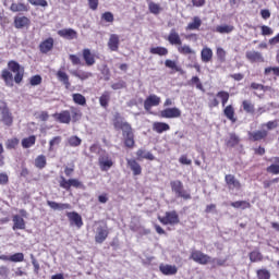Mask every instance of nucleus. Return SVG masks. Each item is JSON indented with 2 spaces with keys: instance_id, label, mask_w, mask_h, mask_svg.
Returning <instances> with one entry per match:
<instances>
[{
  "instance_id": "a878e982",
  "label": "nucleus",
  "mask_w": 279,
  "mask_h": 279,
  "mask_svg": "<svg viewBox=\"0 0 279 279\" xmlns=\"http://www.w3.org/2000/svg\"><path fill=\"white\" fill-rule=\"evenodd\" d=\"M159 271L163 274V276H173L175 275V266H171L169 264L159 265Z\"/></svg>"
},
{
  "instance_id": "9b49d317",
  "label": "nucleus",
  "mask_w": 279,
  "mask_h": 279,
  "mask_svg": "<svg viewBox=\"0 0 279 279\" xmlns=\"http://www.w3.org/2000/svg\"><path fill=\"white\" fill-rule=\"evenodd\" d=\"M66 217L71 223L76 226V228H82L84 226V221L82 220V216L77 214V211H69L66 213Z\"/></svg>"
},
{
  "instance_id": "1a4fd4ad",
  "label": "nucleus",
  "mask_w": 279,
  "mask_h": 279,
  "mask_svg": "<svg viewBox=\"0 0 279 279\" xmlns=\"http://www.w3.org/2000/svg\"><path fill=\"white\" fill-rule=\"evenodd\" d=\"M54 121L58 123H64L65 125H69L71 123V111L69 110H62L61 112H56L52 114Z\"/></svg>"
},
{
  "instance_id": "6e6d98bb",
  "label": "nucleus",
  "mask_w": 279,
  "mask_h": 279,
  "mask_svg": "<svg viewBox=\"0 0 279 279\" xmlns=\"http://www.w3.org/2000/svg\"><path fill=\"white\" fill-rule=\"evenodd\" d=\"M257 278L258 279H270L271 278V272L267 269H258L257 270Z\"/></svg>"
},
{
  "instance_id": "5701e85b",
  "label": "nucleus",
  "mask_w": 279,
  "mask_h": 279,
  "mask_svg": "<svg viewBox=\"0 0 279 279\" xmlns=\"http://www.w3.org/2000/svg\"><path fill=\"white\" fill-rule=\"evenodd\" d=\"M57 78L63 83V85L65 86V88L69 90V88H71V81L69 80V74H66V72L59 70L57 72Z\"/></svg>"
},
{
  "instance_id": "412c9836",
  "label": "nucleus",
  "mask_w": 279,
  "mask_h": 279,
  "mask_svg": "<svg viewBox=\"0 0 279 279\" xmlns=\"http://www.w3.org/2000/svg\"><path fill=\"white\" fill-rule=\"evenodd\" d=\"M83 60L85 61V64L87 66H93V64H95L96 60H95V53H93L90 51V49L88 48H84L83 49Z\"/></svg>"
},
{
  "instance_id": "774afa93",
  "label": "nucleus",
  "mask_w": 279,
  "mask_h": 279,
  "mask_svg": "<svg viewBox=\"0 0 279 279\" xmlns=\"http://www.w3.org/2000/svg\"><path fill=\"white\" fill-rule=\"evenodd\" d=\"M37 119H39V121H49V112L41 111L38 113Z\"/></svg>"
},
{
  "instance_id": "4be33fe9",
  "label": "nucleus",
  "mask_w": 279,
  "mask_h": 279,
  "mask_svg": "<svg viewBox=\"0 0 279 279\" xmlns=\"http://www.w3.org/2000/svg\"><path fill=\"white\" fill-rule=\"evenodd\" d=\"M171 128L168 123L165 122H154L153 123V132H156L157 134H162V132H169Z\"/></svg>"
},
{
  "instance_id": "338daca9",
  "label": "nucleus",
  "mask_w": 279,
  "mask_h": 279,
  "mask_svg": "<svg viewBox=\"0 0 279 279\" xmlns=\"http://www.w3.org/2000/svg\"><path fill=\"white\" fill-rule=\"evenodd\" d=\"M217 58L221 62L226 60V50L223 48H217Z\"/></svg>"
},
{
  "instance_id": "37998d69",
  "label": "nucleus",
  "mask_w": 279,
  "mask_h": 279,
  "mask_svg": "<svg viewBox=\"0 0 279 279\" xmlns=\"http://www.w3.org/2000/svg\"><path fill=\"white\" fill-rule=\"evenodd\" d=\"M216 32H218V34H230L232 32H234V26L232 25H220L216 27Z\"/></svg>"
},
{
  "instance_id": "7c9ffc66",
  "label": "nucleus",
  "mask_w": 279,
  "mask_h": 279,
  "mask_svg": "<svg viewBox=\"0 0 279 279\" xmlns=\"http://www.w3.org/2000/svg\"><path fill=\"white\" fill-rule=\"evenodd\" d=\"M61 144H62V136L58 135L52 137L49 141L48 151H56L57 147H60Z\"/></svg>"
},
{
  "instance_id": "f3484780",
  "label": "nucleus",
  "mask_w": 279,
  "mask_h": 279,
  "mask_svg": "<svg viewBox=\"0 0 279 279\" xmlns=\"http://www.w3.org/2000/svg\"><path fill=\"white\" fill-rule=\"evenodd\" d=\"M47 206L52 210H71V204L69 203H57L53 201H47Z\"/></svg>"
},
{
  "instance_id": "423d86ee",
  "label": "nucleus",
  "mask_w": 279,
  "mask_h": 279,
  "mask_svg": "<svg viewBox=\"0 0 279 279\" xmlns=\"http://www.w3.org/2000/svg\"><path fill=\"white\" fill-rule=\"evenodd\" d=\"M190 258L198 265H208L210 263V256L202 253V251L194 250L191 252Z\"/></svg>"
},
{
  "instance_id": "79ce46f5",
  "label": "nucleus",
  "mask_w": 279,
  "mask_h": 279,
  "mask_svg": "<svg viewBox=\"0 0 279 279\" xmlns=\"http://www.w3.org/2000/svg\"><path fill=\"white\" fill-rule=\"evenodd\" d=\"M68 145H70V147H80V145H82V138L77 135H72L68 138Z\"/></svg>"
},
{
  "instance_id": "ddd939ff",
  "label": "nucleus",
  "mask_w": 279,
  "mask_h": 279,
  "mask_svg": "<svg viewBox=\"0 0 279 279\" xmlns=\"http://www.w3.org/2000/svg\"><path fill=\"white\" fill-rule=\"evenodd\" d=\"M32 21L27 16H15L14 17V27L15 29H23L24 27H29Z\"/></svg>"
},
{
  "instance_id": "680f3d73",
  "label": "nucleus",
  "mask_w": 279,
  "mask_h": 279,
  "mask_svg": "<svg viewBox=\"0 0 279 279\" xmlns=\"http://www.w3.org/2000/svg\"><path fill=\"white\" fill-rule=\"evenodd\" d=\"M128 84L124 81H119L118 83H113L111 85L112 90H121L122 88H126Z\"/></svg>"
},
{
  "instance_id": "6e6552de",
  "label": "nucleus",
  "mask_w": 279,
  "mask_h": 279,
  "mask_svg": "<svg viewBox=\"0 0 279 279\" xmlns=\"http://www.w3.org/2000/svg\"><path fill=\"white\" fill-rule=\"evenodd\" d=\"M53 45H56L53 37H48L39 44L38 49L40 53L47 54L53 51Z\"/></svg>"
},
{
  "instance_id": "aec40b11",
  "label": "nucleus",
  "mask_w": 279,
  "mask_h": 279,
  "mask_svg": "<svg viewBox=\"0 0 279 279\" xmlns=\"http://www.w3.org/2000/svg\"><path fill=\"white\" fill-rule=\"evenodd\" d=\"M12 221H13L12 230H25L26 228L25 219H23L21 215H14L12 217Z\"/></svg>"
},
{
  "instance_id": "e433bc0d",
  "label": "nucleus",
  "mask_w": 279,
  "mask_h": 279,
  "mask_svg": "<svg viewBox=\"0 0 279 279\" xmlns=\"http://www.w3.org/2000/svg\"><path fill=\"white\" fill-rule=\"evenodd\" d=\"M149 53L153 56H167L169 53V50L165 47H153L149 49Z\"/></svg>"
},
{
  "instance_id": "603ef678",
  "label": "nucleus",
  "mask_w": 279,
  "mask_h": 279,
  "mask_svg": "<svg viewBox=\"0 0 279 279\" xmlns=\"http://www.w3.org/2000/svg\"><path fill=\"white\" fill-rule=\"evenodd\" d=\"M148 9H149V12H150L151 14H160V10H162V9L160 8V4L155 3V2H149V3H148Z\"/></svg>"
},
{
  "instance_id": "393cba45",
  "label": "nucleus",
  "mask_w": 279,
  "mask_h": 279,
  "mask_svg": "<svg viewBox=\"0 0 279 279\" xmlns=\"http://www.w3.org/2000/svg\"><path fill=\"white\" fill-rule=\"evenodd\" d=\"M160 223L163 226H169V223H175V211L166 213V216L159 217Z\"/></svg>"
},
{
  "instance_id": "0e129e2a",
  "label": "nucleus",
  "mask_w": 279,
  "mask_h": 279,
  "mask_svg": "<svg viewBox=\"0 0 279 279\" xmlns=\"http://www.w3.org/2000/svg\"><path fill=\"white\" fill-rule=\"evenodd\" d=\"M32 5H40L41 8H47V0H28Z\"/></svg>"
},
{
  "instance_id": "cd10ccee",
  "label": "nucleus",
  "mask_w": 279,
  "mask_h": 279,
  "mask_svg": "<svg viewBox=\"0 0 279 279\" xmlns=\"http://www.w3.org/2000/svg\"><path fill=\"white\" fill-rule=\"evenodd\" d=\"M267 131L263 130V131H255V132H250L248 136L251 138V141H263V138H267Z\"/></svg>"
},
{
  "instance_id": "a19ab883",
  "label": "nucleus",
  "mask_w": 279,
  "mask_h": 279,
  "mask_svg": "<svg viewBox=\"0 0 279 279\" xmlns=\"http://www.w3.org/2000/svg\"><path fill=\"white\" fill-rule=\"evenodd\" d=\"M72 99L77 106H86V97L80 93L73 94Z\"/></svg>"
},
{
  "instance_id": "4468645a",
  "label": "nucleus",
  "mask_w": 279,
  "mask_h": 279,
  "mask_svg": "<svg viewBox=\"0 0 279 279\" xmlns=\"http://www.w3.org/2000/svg\"><path fill=\"white\" fill-rule=\"evenodd\" d=\"M0 260L8 262L10 263H23L25 260V254L23 253H14L13 255H0Z\"/></svg>"
},
{
  "instance_id": "b1692460",
  "label": "nucleus",
  "mask_w": 279,
  "mask_h": 279,
  "mask_svg": "<svg viewBox=\"0 0 279 279\" xmlns=\"http://www.w3.org/2000/svg\"><path fill=\"white\" fill-rule=\"evenodd\" d=\"M202 62L208 63L213 61V49L205 47L201 51Z\"/></svg>"
},
{
  "instance_id": "5fc2aeb1",
  "label": "nucleus",
  "mask_w": 279,
  "mask_h": 279,
  "mask_svg": "<svg viewBox=\"0 0 279 279\" xmlns=\"http://www.w3.org/2000/svg\"><path fill=\"white\" fill-rule=\"evenodd\" d=\"M31 86H40L43 84V76L36 74L29 78Z\"/></svg>"
},
{
  "instance_id": "09e8293b",
  "label": "nucleus",
  "mask_w": 279,
  "mask_h": 279,
  "mask_svg": "<svg viewBox=\"0 0 279 279\" xmlns=\"http://www.w3.org/2000/svg\"><path fill=\"white\" fill-rule=\"evenodd\" d=\"M19 138L17 137H12L7 140L5 142V147L7 149H16V147H19Z\"/></svg>"
},
{
  "instance_id": "2eb2a0df",
  "label": "nucleus",
  "mask_w": 279,
  "mask_h": 279,
  "mask_svg": "<svg viewBox=\"0 0 279 279\" xmlns=\"http://www.w3.org/2000/svg\"><path fill=\"white\" fill-rule=\"evenodd\" d=\"M129 169L133 172V175H141L143 173V167L136 161V159H126Z\"/></svg>"
},
{
  "instance_id": "a211bd4d",
  "label": "nucleus",
  "mask_w": 279,
  "mask_h": 279,
  "mask_svg": "<svg viewBox=\"0 0 279 279\" xmlns=\"http://www.w3.org/2000/svg\"><path fill=\"white\" fill-rule=\"evenodd\" d=\"M107 45H108L110 51H119V45H121L119 35L111 34Z\"/></svg>"
},
{
  "instance_id": "13d9d810",
  "label": "nucleus",
  "mask_w": 279,
  "mask_h": 279,
  "mask_svg": "<svg viewBox=\"0 0 279 279\" xmlns=\"http://www.w3.org/2000/svg\"><path fill=\"white\" fill-rule=\"evenodd\" d=\"M31 260L32 265L34 267V274H39L40 272V264L38 263V259L34 256V254H31Z\"/></svg>"
},
{
  "instance_id": "c9c22d12",
  "label": "nucleus",
  "mask_w": 279,
  "mask_h": 279,
  "mask_svg": "<svg viewBox=\"0 0 279 279\" xmlns=\"http://www.w3.org/2000/svg\"><path fill=\"white\" fill-rule=\"evenodd\" d=\"M99 104L101 108H108L110 104V92L106 90L101 94V96L99 97Z\"/></svg>"
},
{
  "instance_id": "6ab92c4d",
  "label": "nucleus",
  "mask_w": 279,
  "mask_h": 279,
  "mask_svg": "<svg viewBox=\"0 0 279 279\" xmlns=\"http://www.w3.org/2000/svg\"><path fill=\"white\" fill-rule=\"evenodd\" d=\"M225 180L229 189H236V191L241 190V182L236 180V178L233 174H227L225 177Z\"/></svg>"
},
{
  "instance_id": "49530a36",
  "label": "nucleus",
  "mask_w": 279,
  "mask_h": 279,
  "mask_svg": "<svg viewBox=\"0 0 279 279\" xmlns=\"http://www.w3.org/2000/svg\"><path fill=\"white\" fill-rule=\"evenodd\" d=\"M71 121H73V123L80 121V119L82 118V112L80 111V109L75 108V107H71Z\"/></svg>"
},
{
  "instance_id": "58836bf2",
  "label": "nucleus",
  "mask_w": 279,
  "mask_h": 279,
  "mask_svg": "<svg viewBox=\"0 0 279 279\" xmlns=\"http://www.w3.org/2000/svg\"><path fill=\"white\" fill-rule=\"evenodd\" d=\"M242 108L244 112H247V114H254L255 112L254 104H252L251 100H243Z\"/></svg>"
},
{
  "instance_id": "de8ad7c7",
  "label": "nucleus",
  "mask_w": 279,
  "mask_h": 279,
  "mask_svg": "<svg viewBox=\"0 0 279 279\" xmlns=\"http://www.w3.org/2000/svg\"><path fill=\"white\" fill-rule=\"evenodd\" d=\"M72 75H74V77H77L78 80H88V77L93 76V73L90 72H82V71H73Z\"/></svg>"
},
{
  "instance_id": "0eeeda50",
  "label": "nucleus",
  "mask_w": 279,
  "mask_h": 279,
  "mask_svg": "<svg viewBox=\"0 0 279 279\" xmlns=\"http://www.w3.org/2000/svg\"><path fill=\"white\" fill-rule=\"evenodd\" d=\"M160 101H161V99L159 96H157L155 94H150L144 100V109L146 110V112H149L151 110V108H154L156 106H160Z\"/></svg>"
},
{
  "instance_id": "f8f14e48",
  "label": "nucleus",
  "mask_w": 279,
  "mask_h": 279,
  "mask_svg": "<svg viewBox=\"0 0 279 279\" xmlns=\"http://www.w3.org/2000/svg\"><path fill=\"white\" fill-rule=\"evenodd\" d=\"M58 36L65 40H75L77 38V32L73 28H63L58 31Z\"/></svg>"
},
{
  "instance_id": "8fccbe9b",
  "label": "nucleus",
  "mask_w": 279,
  "mask_h": 279,
  "mask_svg": "<svg viewBox=\"0 0 279 279\" xmlns=\"http://www.w3.org/2000/svg\"><path fill=\"white\" fill-rule=\"evenodd\" d=\"M233 208H242L243 210H245V208H250L252 205L250 203H247L246 201H236V202H232L230 204Z\"/></svg>"
},
{
  "instance_id": "473e14b6",
  "label": "nucleus",
  "mask_w": 279,
  "mask_h": 279,
  "mask_svg": "<svg viewBox=\"0 0 279 279\" xmlns=\"http://www.w3.org/2000/svg\"><path fill=\"white\" fill-rule=\"evenodd\" d=\"M158 117L160 119H173L175 117V108H168L159 111Z\"/></svg>"
},
{
  "instance_id": "7ed1b4c3",
  "label": "nucleus",
  "mask_w": 279,
  "mask_h": 279,
  "mask_svg": "<svg viewBox=\"0 0 279 279\" xmlns=\"http://www.w3.org/2000/svg\"><path fill=\"white\" fill-rule=\"evenodd\" d=\"M0 123L4 124L5 128H12V125H14V116H12L8 104L3 102L2 106H0Z\"/></svg>"
},
{
  "instance_id": "4c0bfd02",
  "label": "nucleus",
  "mask_w": 279,
  "mask_h": 279,
  "mask_svg": "<svg viewBox=\"0 0 279 279\" xmlns=\"http://www.w3.org/2000/svg\"><path fill=\"white\" fill-rule=\"evenodd\" d=\"M199 27H202V19H199V16H194L193 21L189 23L187 29L193 32L195 29H199Z\"/></svg>"
},
{
  "instance_id": "bf43d9fd",
  "label": "nucleus",
  "mask_w": 279,
  "mask_h": 279,
  "mask_svg": "<svg viewBox=\"0 0 279 279\" xmlns=\"http://www.w3.org/2000/svg\"><path fill=\"white\" fill-rule=\"evenodd\" d=\"M267 173H272V175H279V165L272 163L266 168Z\"/></svg>"
},
{
  "instance_id": "72a5a7b5",
  "label": "nucleus",
  "mask_w": 279,
  "mask_h": 279,
  "mask_svg": "<svg viewBox=\"0 0 279 279\" xmlns=\"http://www.w3.org/2000/svg\"><path fill=\"white\" fill-rule=\"evenodd\" d=\"M10 10L11 12H29V7L22 2L12 3Z\"/></svg>"
},
{
  "instance_id": "dca6fc26",
  "label": "nucleus",
  "mask_w": 279,
  "mask_h": 279,
  "mask_svg": "<svg viewBox=\"0 0 279 279\" xmlns=\"http://www.w3.org/2000/svg\"><path fill=\"white\" fill-rule=\"evenodd\" d=\"M245 57L248 62H265L263 53L255 50L246 51Z\"/></svg>"
},
{
  "instance_id": "bb28decb",
  "label": "nucleus",
  "mask_w": 279,
  "mask_h": 279,
  "mask_svg": "<svg viewBox=\"0 0 279 279\" xmlns=\"http://www.w3.org/2000/svg\"><path fill=\"white\" fill-rule=\"evenodd\" d=\"M175 192L178 193L179 197H182L183 199H191V193L182 186V182H177Z\"/></svg>"
},
{
  "instance_id": "c756f323",
  "label": "nucleus",
  "mask_w": 279,
  "mask_h": 279,
  "mask_svg": "<svg viewBox=\"0 0 279 279\" xmlns=\"http://www.w3.org/2000/svg\"><path fill=\"white\" fill-rule=\"evenodd\" d=\"M137 160H155L156 157H154V154L150 151H146L145 149H138L136 151Z\"/></svg>"
},
{
  "instance_id": "f03ea898",
  "label": "nucleus",
  "mask_w": 279,
  "mask_h": 279,
  "mask_svg": "<svg viewBox=\"0 0 279 279\" xmlns=\"http://www.w3.org/2000/svg\"><path fill=\"white\" fill-rule=\"evenodd\" d=\"M113 128L116 130H122V136H124V145L128 149H134L136 142L134 141V129L130 122L123 121L121 113L116 112L113 116Z\"/></svg>"
},
{
  "instance_id": "69168bd1",
  "label": "nucleus",
  "mask_w": 279,
  "mask_h": 279,
  "mask_svg": "<svg viewBox=\"0 0 279 279\" xmlns=\"http://www.w3.org/2000/svg\"><path fill=\"white\" fill-rule=\"evenodd\" d=\"M0 276L1 278H8L10 276V268L8 266H0Z\"/></svg>"
},
{
  "instance_id": "20e7f679",
  "label": "nucleus",
  "mask_w": 279,
  "mask_h": 279,
  "mask_svg": "<svg viewBox=\"0 0 279 279\" xmlns=\"http://www.w3.org/2000/svg\"><path fill=\"white\" fill-rule=\"evenodd\" d=\"M59 186L60 189H64V191H71V186H73L74 189H84V183H82V181H78L77 179L66 180V178L61 175L59 180Z\"/></svg>"
},
{
  "instance_id": "2f4dec72",
  "label": "nucleus",
  "mask_w": 279,
  "mask_h": 279,
  "mask_svg": "<svg viewBox=\"0 0 279 279\" xmlns=\"http://www.w3.org/2000/svg\"><path fill=\"white\" fill-rule=\"evenodd\" d=\"M36 145V135H31L22 140L23 149H29V147H34Z\"/></svg>"
},
{
  "instance_id": "4d7b16f0",
  "label": "nucleus",
  "mask_w": 279,
  "mask_h": 279,
  "mask_svg": "<svg viewBox=\"0 0 279 279\" xmlns=\"http://www.w3.org/2000/svg\"><path fill=\"white\" fill-rule=\"evenodd\" d=\"M217 97L221 99L222 106L225 107L228 104V99H230V94L228 92H219Z\"/></svg>"
},
{
  "instance_id": "f257e3e1",
  "label": "nucleus",
  "mask_w": 279,
  "mask_h": 279,
  "mask_svg": "<svg viewBox=\"0 0 279 279\" xmlns=\"http://www.w3.org/2000/svg\"><path fill=\"white\" fill-rule=\"evenodd\" d=\"M0 77L5 86L13 88L14 82L15 84H21V82H23V77H25V68H23L20 62L10 60L8 62V69L1 71Z\"/></svg>"
},
{
  "instance_id": "e2e57ef3",
  "label": "nucleus",
  "mask_w": 279,
  "mask_h": 279,
  "mask_svg": "<svg viewBox=\"0 0 279 279\" xmlns=\"http://www.w3.org/2000/svg\"><path fill=\"white\" fill-rule=\"evenodd\" d=\"M178 51L180 53H184L185 56H189L190 53H195L193 51V49H191V47H189V46H181V47L178 48Z\"/></svg>"
},
{
  "instance_id": "052dcab7",
  "label": "nucleus",
  "mask_w": 279,
  "mask_h": 279,
  "mask_svg": "<svg viewBox=\"0 0 279 279\" xmlns=\"http://www.w3.org/2000/svg\"><path fill=\"white\" fill-rule=\"evenodd\" d=\"M9 183H10V177L8 175V173L5 172L0 173V186H5Z\"/></svg>"
},
{
  "instance_id": "c85d7f7f",
  "label": "nucleus",
  "mask_w": 279,
  "mask_h": 279,
  "mask_svg": "<svg viewBox=\"0 0 279 279\" xmlns=\"http://www.w3.org/2000/svg\"><path fill=\"white\" fill-rule=\"evenodd\" d=\"M34 166L36 169L43 170L45 167H47V156L45 155H38L35 158Z\"/></svg>"
},
{
  "instance_id": "c03bdc74",
  "label": "nucleus",
  "mask_w": 279,
  "mask_h": 279,
  "mask_svg": "<svg viewBox=\"0 0 279 279\" xmlns=\"http://www.w3.org/2000/svg\"><path fill=\"white\" fill-rule=\"evenodd\" d=\"M189 86H196L198 90H202L204 93V85L202 84V81L197 76H193L189 81Z\"/></svg>"
},
{
  "instance_id": "3c124183",
  "label": "nucleus",
  "mask_w": 279,
  "mask_h": 279,
  "mask_svg": "<svg viewBox=\"0 0 279 279\" xmlns=\"http://www.w3.org/2000/svg\"><path fill=\"white\" fill-rule=\"evenodd\" d=\"M248 256H250L251 263H258L263 260V254L258 251L251 252Z\"/></svg>"
},
{
  "instance_id": "864d4df0",
  "label": "nucleus",
  "mask_w": 279,
  "mask_h": 279,
  "mask_svg": "<svg viewBox=\"0 0 279 279\" xmlns=\"http://www.w3.org/2000/svg\"><path fill=\"white\" fill-rule=\"evenodd\" d=\"M101 20L105 21V23H114V14H112L110 11H107L101 14Z\"/></svg>"
},
{
  "instance_id": "39448f33",
  "label": "nucleus",
  "mask_w": 279,
  "mask_h": 279,
  "mask_svg": "<svg viewBox=\"0 0 279 279\" xmlns=\"http://www.w3.org/2000/svg\"><path fill=\"white\" fill-rule=\"evenodd\" d=\"M98 165L101 171H108L114 166V161L110 158V155L106 150H101V154L98 157Z\"/></svg>"
},
{
  "instance_id": "9d476101",
  "label": "nucleus",
  "mask_w": 279,
  "mask_h": 279,
  "mask_svg": "<svg viewBox=\"0 0 279 279\" xmlns=\"http://www.w3.org/2000/svg\"><path fill=\"white\" fill-rule=\"evenodd\" d=\"M109 234H110V231L108 230V226L98 227L95 235V242L99 244L104 243V241L108 239Z\"/></svg>"
},
{
  "instance_id": "ea45409f",
  "label": "nucleus",
  "mask_w": 279,
  "mask_h": 279,
  "mask_svg": "<svg viewBox=\"0 0 279 279\" xmlns=\"http://www.w3.org/2000/svg\"><path fill=\"white\" fill-rule=\"evenodd\" d=\"M239 136L234 133L229 134V140L226 141L227 147H236V144L239 143Z\"/></svg>"
},
{
  "instance_id": "f704fd0d",
  "label": "nucleus",
  "mask_w": 279,
  "mask_h": 279,
  "mask_svg": "<svg viewBox=\"0 0 279 279\" xmlns=\"http://www.w3.org/2000/svg\"><path fill=\"white\" fill-rule=\"evenodd\" d=\"M223 114L227 117V119H229V121L236 123V118H234V107H232V105H229L225 108Z\"/></svg>"
},
{
  "instance_id": "a18cd8bd",
  "label": "nucleus",
  "mask_w": 279,
  "mask_h": 279,
  "mask_svg": "<svg viewBox=\"0 0 279 279\" xmlns=\"http://www.w3.org/2000/svg\"><path fill=\"white\" fill-rule=\"evenodd\" d=\"M228 263V259L213 258L210 257L209 264L215 269L217 267H223Z\"/></svg>"
}]
</instances>
